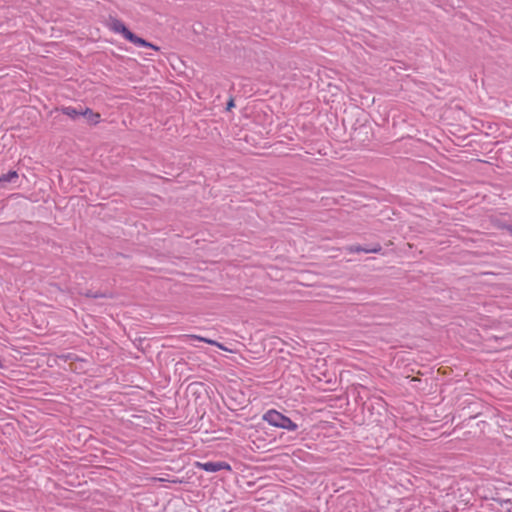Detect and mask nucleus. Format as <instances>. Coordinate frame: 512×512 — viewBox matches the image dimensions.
Segmentation results:
<instances>
[{"label":"nucleus","mask_w":512,"mask_h":512,"mask_svg":"<svg viewBox=\"0 0 512 512\" xmlns=\"http://www.w3.org/2000/svg\"><path fill=\"white\" fill-rule=\"evenodd\" d=\"M262 418L264 421L277 428L286 429L288 431L298 429V425L295 422L275 409L268 410Z\"/></svg>","instance_id":"1"},{"label":"nucleus","mask_w":512,"mask_h":512,"mask_svg":"<svg viewBox=\"0 0 512 512\" xmlns=\"http://www.w3.org/2000/svg\"><path fill=\"white\" fill-rule=\"evenodd\" d=\"M198 467L206 472L214 473L218 472L220 470H228L231 471V466L224 461H217V462H205V463H197Z\"/></svg>","instance_id":"2"},{"label":"nucleus","mask_w":512,"mask_h":512,"mask_svg":"<svg viewBox=\"0 0 512 512\" xmlns=\"http://www.w3.org/2000/svg\"><path fill=\"white\" fill-rule=\"evenodd\" d=\"M381 250L382 246L379 243L372 246L351 245L348 247V251L351 253H379Z\"/></svg>","instance_id":"3"},{"label":"nucleus","mask_w":512,"mask_h":512,"mask_svg":"<svg viewBox=\"0 0 512 512\" xmlns=\"http://www.w3.org/2000/svg\"><path fill=\"white\" fill-rule=\"evenodd\" d=\"M109 28L115 33L121 34L124 38L130 33V30L126 27V25L119 19L111 18L109 22Z\"/></svg>","instance_id":"4"},{"label":"nucleus","mask_w":512,"mask_h":512,"mask_svg":"<svg viewBox=\"0 0 512 512\" xmlns=\"http://www.w3.org/2000/svg\"><path fill=\"white\" fill-rule=\"evenodd\" d=\"M125 39L127 41L133 43L134 45L139 46V47H148V48H152L154 50H159V48L157 46H155L154 44H152V43L146 41L145 39L137 36L136 34H134L131 31H130V33H128V35L126 36Z\"/></svg>","instance_id":"5"},{"label":"nucleus","mask_w":512,"mask_h":512,"mask_svg":"<svg viewBox=\"0 0 512 512\" xmlns=\"http://www.w3.org/2000/svg\"><path fill=\"white\" fill-rule=\"evenodd\" d=\"M492 506L499 512H512V501L510 499H493Z\"/></svg>","instance_id":"6"},{"label":"nucleus","mask_w":512,"mask_h":512,"mask_svg":"<svg viewBox=\"0 0 512 512\" xmlns=\"http://www.w3.org/2000/svg\"><path fill=\"white\" fill-rule=\"evenodd\" d=\"M18 179V173L14 170H10L7 173L0 175V185L5 187L8 183H15Z\"/></svg>","instance_id":"7"},{"label":"nucleus","mask_w":512,"mask_h":512,"mask_svg":"<svg viewBox=\"0 0 512 512\" xmlns=\"http://www.w3.org/2000/svg\"><path fill=\"white\" fill-rule=\"evenodd\" d=\"M62 113L65 114L66 116L70 117L71 119H77L78 117L80 116H83V109H77L76 107H72V106H68V107H63L61 109Z\"/></svg>","instance_id":"8"},{"label":"nucleus","mask_w":512,"mask_h":512,"mask_svg":"<svg viewBox=\"0 0 512 512\" xmlns=\"http://www.w3.org/2000/svg\"><path fill=\"white\" fill-rule=\"evenodd\" d=\"M83 117L87 119L90 124H97L100 119V114L94 113L90 108H85L83 111Z\"/></svg>","instance_id":"9"},{"label":"nucleus","mask_w":512,"mask_h":512,"mask_svg":"<svg viewBox=\"0 0 512 512\" xmlns=\"http://www.w3.org/2000/svg\"><path fill=\"white\" fill-rule=\"evenodd\" d=\"M84 295L86 297H89V298H111L112 297V294L110 293H107V292H100V291H92V290H87Z\"/></svg>","instance_id":"10"},{"label":"nucleus","mask_w":512,"mask_h":512,"mask_svg":"<svg viewBox=\"0 0 512 512\" xmlns=\"http://www.w3.org/2000/svg\"><path fill=\"white\" fill-rule=\"evenodd\" d=\"M491 223L495 228L500 230H506L507 226L509 225V223L500 217L492 218Z\"/></svg>","instance_id":"11"},{"label":"nucleus","mask_w":512,"mask_h":512,"mask_svg":"<svg viewBox=\"0 0 512 512\" xmlns=\"http://www.w3.org/2000/svg\"><path fill=\"white\" fill-rule=\"evenodd\" d=\"M187 337H189L191 339L199 340V341L211 344V345H216L220 348H223L221 344H219L218 342H216L214 340L208 339V338H204V337L197 336V335H188Z\"/></svg>","instance_id":"12"},{"label":"nucleus","mask_w":512,"mask_h":512,"mask_svg":"<svg viewBox=\"0 0 512 512\" xmlns=\"http://www.w3.org/2000/svg\"><path fill=\"white\" fill-rule=\"evenodd\" d=\"M233 107H235V103H234V100L231 98V99L227 102L226 109L229 111V110H231Z\"/></svg>","instance_id":"13"},{"label":"nucleus","mask_w":512,"mask_h":512,"mask_svg":"<svg viewBox=\"0 0 512 512\" xmlns=\"http://www.w3.org/2000/svg\"><path fill=\"white\" fill-rule=\"evenodd\" d=\"M75 358H76V356L74 354H71V353H69L68 355L65 356V359H71L72 360V359H75Z\"/></svg>","instance_id":"14"},{"label":"nucleus","mask_w":512,"mask_h":512,"mask_svg":"<svg viewBox=\"0 0 512 512\" xmlns=\"http://www.w3.org/2000/svg\"><path fill=\"white\" fill-rule=\"evenodd\" d=\"M506 231L512 236V225H508Z\"/></svg>","instance_id":"15"},{"label":"nucleus","mask_w":512,"mask_h":512,"mask_svg":"<svg viewBox=\"0 0 512 512\" xmlns=\"http://www.w3.org/2000/svg\"><path fill=\"white\" fill-rule=\"evenodd\" d=\"M363 406H364V407H367V409H368L369 411H370V410H371V408H372V406H368L366 403H363Z\"/></svg>","instance_id":"16"}]
</instances>
